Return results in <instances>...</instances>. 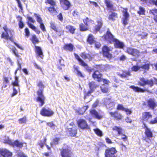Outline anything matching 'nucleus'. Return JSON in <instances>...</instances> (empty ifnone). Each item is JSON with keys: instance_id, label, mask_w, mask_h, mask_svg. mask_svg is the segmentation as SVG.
<instances>
[{"instance_id": "1", "label": "nucleus", "mask_w": 157, "mask_h": 157, "mask_svg": "<svg viewBox=\"0 0 157 157\" xmlns=\"http://www.w3.org/2000/svg\"><path fill=\"white\" fill-rule=\"evenodd\" d=\"M36 86L39 89L36 91L37 97L36 98V101L39 103L40 106H42L45 103V97L44 94V89L45 86L42 81L40 80L36 82Z\"/></svg>"}, {"instance_id": "2", "label": "nucleus", "mask_w": 157, "mask_h": 157, "mask_svg": "<svg viewBox=\"0 0 157 157\" xmlns=\"http://www.w3.org/2000/svg\"><path fill=\"white\" fill-rule=\"evenodd\" d=\"M4 32H2L1 37L6 40H10L13 42L18 48L21 49V47L16 42L14 41L13 35V31L8 28L7 25L5 24L2 27Z\"/></svg>"}, {"instance_id": "3", "label": "nucleus", "mask_w": 157, "mask_h": 157, "mask_svg": "<svg viewBox=\"0 0 157 157\" xmlns=\"http://www.w3.org/2000/svg\"><path fill=\"white\" fill-rule=\"evenodd\" d=\"M95 70L92 74V76L94 80L99 82L103 77V74L100 72H103L107 70L108 67L105 65L96 64L94 66Z\"/></svg>"}, {"instance_id": "4", "label": "nucleus", "mask_w": 157, "mask_h": 157, "mask_svg": "<svg viewBox=\"0 0 157 157\" xmlns=\"http://www.w3.org/2000/svg\"><path fill=\"white\" fill-rule=\"evenodd\" d=\"M89 87L90 90L87 92H84V99H86L87 98L90 96L92 93L94 91L95 89L98 86V85L96 84L94 81H91L88 83Z\"/></svg>"}, {"instance_id": "5", "label": "nucleus", "mask_w": 157, "mask_h": 157, "mask_svg": "<svg viewBox=\"0 0 157 157\" xmlns=\"http://www.w3.org/2000/svg\"><path fill=\"white\" fill-rule=\"evenodd\" d=\"M117 152L115 147H107L104 151V157H117Z\"/></svg>"}, {"instance_id": "6", "label": "nucleus", "mask_w": 157, "mask_h": 157, "mask_svg": "<svg viewBox=\"0 0 157 157\" xmlns=\"http://www.w3.org/2000/svg\"><path fill=\"white\" fill-rule=\"evenodd\" d=\"M154 84V83L152 79H148L144 77L140 78V81L138 83V85L143 87L148 85L149 87H152Z\"/></svg>"}, {"instance_id": "7", "label": "nucleus", "mask_w": 157, "mask_h": 157, "mask_svg": "<svg viewBox=\"0 0 157 157\" xmlns=\"http://www.w3.org/2000/svg\"><path fill=\"white\" fill-rule=\"evenodd\" d=\"M64 145H66V148H62L60 150V155L61 157H71L73 152L71 149L68 147L66 144H64Z\"/></svg>"}, {"instance_id": "8", "label": "nucleus", "mask_w": 157, "mask_h": 157, "mask_svg": "<svg viewBox=\"0 0 157 157\" xmlns=\"http://www.w3.org/2000/svg\"><path fill=\"white\" fill-rule=\"evenodd\" d=\"M125 52L129 55L136 58H138L140 56V52L139 50L130 47H126Z\"/></svg>"}, {"instance_id": "9", "label": "nucleus", "mask_w": 157, "mask_h": 157, "mask_svg": "<svg viewBox=\"0 0 157 157\" xmlns=\"http://www.w3.org/2000/svg\"><path fill=\"white\" fill-rule=\"evenodd\" d=\"M112 50V48H111L106 45H104L102 47L101 51L103 56L109 59H111L112 58V55L110 52Z\"/></svg>"}, {"instance_id": "10", "label": "nucleus", "mask_w": 157, "mask_h": 157, "mask_svg": "<svg viewBox=\"0 0 157 157\" xmlns=\"http://www.w3.org/2000/svg\"><path fill=\"white\" fill-rule=\"evenodd\" d=\"M54 113L53 111L48 108L44 107L41 109L40 111V114L44 117H50L52 116Z\"/></svg>"}, {"instance_id": "11", "label": "nucleus", "mask_w": 157, "mask_h": 157, "mask_svg": "<svg viewBox=\"0 0 157 157\" xmlns=\"http://www.w3.org/2000/svg\"><path fill=\"white\" fill-rule=\"evenodd\" d=\"M152 118V115L151 112L146 111L142 113L141 117L142 122L143 124L145 122H149Z\"/></svg>"}, {"instance_id": "12", "label": "nucleus", "mask_w": 157, "mask_h": 157, "mask_svg": "<svg viewBox=\"0 0 157 157\" xmlns=\"http://www.w3.org/2000/svg\"><path fill=\"white\" fill-rule=\"evenodd\" d=\"M103 39L106 41H108L110 43H111L115 39L114 36L111 33L109 30L108 29L106 33L103 36Z\"/></svg>"}, {"instance_id": "13", "label": "nucleus", "mask_w": 157, "mask_h": 157, "mask_svg": "<svg viewBox=\"0 0 157 157\" xmlns=\"http://www.w3.org/2000/svg\"><path fill=\"white\" fill-rule=\"evenodd\" d=\"M19 82L18 77L17 76H15L14 77V80L13 81H12L11 82V85L13 86V92L11 94L12 97L14 96L17 94V91L14 86L18 87V88L19 89Z\"/></svg>"}, {"instance_id": "14", "label": "nucleus", "mask_w": 157, "mask_h": 157, "mask_svg": "<svg viewBox=\"0 0 157 157\" xmlns=\"http://www.w3.org/2000/svg\"><path fill=\"white\" fill-rule=\"evenodd\" d=\"M77 124L78 127L82 129H88L90 128L87 122L85 119H79L77 121Z\"/></svg>"}, {"instance_id": "15", "label": "nucleus", "mask_w": 157, "mask_h": 157, "mask_svg": "<svg viewBox=\"0 0 157 157\" xmlns=\"http://www.w3.org/2000/svg\"><path fill=\"white\" fill-rule=\"evenodd\" d=\"M111 117H112L114 120L119 121L122 120L123 116L122 114L118 111H115L114 112H110L109 113Z\"/></svg>"}, {"instance_id": "16", "label": "nucleus", "mask_w": 157, "mask_h": 157, "mask_svg": "<svg viewBox=\"0 0 157 157\" xmlns=\"http://www.w3.org/2000/svg\"><path fill=\"white\" fill-rule=\"evenodd\" d=\"M123 17L121 20L122 24L124 26L128 24V21L129 19V15L128 12L127 8L124 9L122 11Z\"/></svg>"}, {"instance_id": "17", "label": "nucleus", "mask_w": 157, "mask_h": 157, "mask_svg": "<svg viewBox=\"0 0 157 157\" xmlns=\"http://www.w3.org/2000/svg\"><path fill=\"white\" fill-rule=\"evenodd\" d=\"M67 134L71 137H75L77 133L78 128L77 126L67 128L66 130Z\"/></svg>"}, {"instance_id": "18", "label": "nucleus", "mask_w": 157, "mask_h": 157, "mask_svg": "<svg viewBox=\"0 0 157 157\" xmlns=\"http://www.w3.org/2000/svg\"><path fill=\"white\" fill-rule=\"evenodd\" d=\"M61 7L65 10H68L71 5L68 0H59Z\"/></svg>"}, {"instance_id": "19", "label": "nucleus", "mask_w": 157, "mask_h": 157, "mask_svg": "<svg viewBox=\"0 0 157 157\" xmlns=\"http://www.w3.org/2000/svg\"><path fill=\"white\" fill-rule=\"evenodd\" d=\"M143 125L144 126V128L145 129L144 134L145 135L146 137L145 139V140L146 139L150 140L151 138L153 137L152 132L151 129L147 127L145 123H144Z\"/></svg>"}, {"instance_id": "20", "label": "nucleus", "mask_w": 157, "mask_h": 157, "mask_svg": "<svg viewBox=\"0 0 157 157\" xmlns=\"http://www.w3.org/2000/svg\"><path fill=\"white\" fill-rule=\"evenodd\" d=\"M34 15L36 17V21L40 24V27L41 30L43 32H46V28L43 22V21L42 18L39 15H38L36 13H34Z\"/></svg>"}, {"instance_id": "21", "label": "nucleus", "mask_w": 157, "mask_h": 157, "mask_svg": "<svg viewBox=\"0 0 157 157\" xmlns=\"http://www.w3.org/2000/svg\"><path fill=\"white\" fill-rule=\"evenodd\" d=\"M146 103L147 106L152 109H154L157 106V103L154 98H149L147 101Z\"/></svg>"}, {"instance_id": "22", "label": "nucleus", "mask_w": 157, "mask_h": 157, "mask_svg": "<svg viewBox=\"0 0 157 157\" xmlns=\"http://www.w3.org/2000/svg\"><path fill=\"white\" fill-rule=\"evenodd\" d=\"M90 115L92 117L98 120L102 119L103 116L95 109H91L89 110Z\"/></svg>"}, {"instance_id": "23", "label": "nucleus", "mask_w": 157, "mask_h": 157, "mask_svg": "<svg viewBox=\"0 0 157 157\" xmlns=\"http://www.w3.org/2000/svg\"><path fill=\"white\" fill-rule=\"evenodd\" d=\"M129 88L133 89L135 92L144 93L145 92H149V90L147 88L143 89L137 86H135L134 85H131L129 86Z\"/></svg>"}, {"instance_id": "24", "label": "nucleus", "mask_w": 157, "mask_h": 157, "mask_svg": "<svg viewBox=\"0 0 157 157\" xmlns=\"http://www.w3.org/2000/svg\"><path fill=\"white\" fill-rule=\"evenodd\" d=\"M114 46L116 48L123 49L125 46L124 43L115 38L113 41Z\"/></svg>"}, {"instance_id": "25", "label": "nucleus", "mask_w": 157, "mask_h": 157, "mask_svg": "<svg viewBox=\"0 0 157 157\" xmlns=\"http://www.w3.org/2000/svg\"><path fill=\"white\" fill-rule=\"evenodd\" d=\"M0 154L3 157H12L13 154L9 150L4 149H0Z\"/></svg>"}, {"instance_id": "26", "label": "nucleus", "mask_w": 157, "mask_h": 157, "mask_svg": "<svg viewBox=\"0 0 157 157\" xmlns=\"http://www.w3.org/2000/svg\"><path fill=\"white\" fill-rule=\"evenodd\" d=\"M56 66L58 69L59 70H62L63 67H65L64 61L62 57H60L57 59Z\"/></svg>"}, {"instance_id": "27", "label": "nucleus", "mask_w": 157, "mask_h": 157, "mask_svg": "<svg viewBox=\"0 0 157 157\" xmlns=\"http://www.w3.org/2000/svg\"><path fill=\"white\" fill-rule=\"evenodd\" d=\"M35 52L38 57L43 59L44 57L43 53L41 47L40 46H35Z\"/></svg>"}, {"instance_id": "28", "label": "nucleus", "mask_w": 157, "mask_h": 157, "mask_svg": "<svg viewBox=\"0 0 157 157\" xmlns=\"http://www.w3.org/2000/svg\"><path fill=\"white\" fill-rule=\"evenodd\" d=\"M74 55L75 59L79 63V64L81 66L86 68L88 67L87 64L85 63L79 57V56L77 54L74 53Z\"/></svg>"}, {"instance_id": "29", "label": "nucleus", "mask_w": 157, "mask_h": 157, "mask_svg": "<svg viewBox=\"0 0 157 157\" xmlns=\"http://www.w3.org/2000/svg\"><path fill=\"white\" fill-rule=\"evenodd\" d=\"M97 24L94 28V31L97 32L100 31L103 25V21L101 18H100L96 21Z\"/></svg>"}, {"instance_id": "30", "label": "nucleus", "mask_w": 157, "mask_h": 157, "mask_svg": "<svg viewBox=\"0 0 157 157\" xmlns=\"http://www.w3.org/2000/svg\"><path fill=\"white\" fill-rule=\"evenodd\" d=\"M65 28L67 32H69L72 34L75 33L76 29L74 26L69 25H66Z\"/></svg>"}, {"instance_id": "31", "label": "nucleus", "mask_w": 157, "mask_h": 157, "mask_svg": "<svg viewBox=\"0 0 157 157\" xmlns=\"http://www.w3.org/2000/svg\"><path fill=\"white\" fill-rule=\"evenodd\" d=\"M82 21L84 24L89 28L91 25L93 24L94 22L93 20L90 19L87 17L83 19Z\"/></svg>"}, {"instance_id": "32", "label": "nucleus", "mask_w": 157, "mask_h": 157, "mask_svg": "<svg viewBox=\"0 0 157 157\" xmlns=\"http://www.w3.org/2000/svg\"><path fill=\"white\" fill-rule=\"evenodd\" d=\"M63 48L66 51H68L70 52L72 51L74 48V45L71 43L65 44L63 46Z\"/></svg>"}, {"instance_id": "33", "label": "nucleus", "mask_w": 157, "mask_h": 157, "mask_svg": "<svg viewBox=\"0 0 157 157\" xmlns=\"http://www.w3.org/2000/svg\"><path fill=\"white\" fill-rule=\"evenodd\" d=\"M96 41L94 36L91 34H89L87 36L86 41L90 45H92Z\"/></svg>"}, {"instance_id": "34", "label": "nucleus", "mask_w": 157, "mask_h": 157, "mask_svg": "<svg viewBox=\"0 0 157 157\" xmlns=\"http://www.w3.org/2000/svg\"><path fill=\"white\" fill-rule=\"evenodd\" d=\"M81 57L84 59H88L89 61L92 60V56L89 53H86L85 52H83L80 54Z\"/></svg>"}, {"instance_id": "35", "label": "nucleus", "mask_w": 157, "mask_h": 157, "mask_svg": "<svg viewBox=\"0 0 157 157\" xmlns=\"http://www.w3.org/2000/svg\"><path fill=\"white\" fill-rule=\"evenodd\" d=\"M73 68L74 71L78 77L83 78L84 77V75H83L81 71L79 70V67L78 66L74 65L73 66Z\"/></svg>"}, {"instance_id": "36", "label": "nucleus", "mask_w": 157, "mask_h": 157, "mask_svg": "<svg viewBox=\"0 0 157 157\" xmlns=\"http://www.w3.org/2000/svg\"><path fill=\"white\" fill-rule=\"evenodd\" d=\"M104 2L107 8L109 9L110 10H114L113 5L112 1L110 0H104Z\"/></svg>"}, {"instance_id": "37", "label": "nucleus", "mask_w": 157, "mask_h": 157, "mask_svg": "<svg viewBox=\"0 0 157 157\" xmlns=\"http://www.w3.org/2000/svg\"><path fill=\"white\" fill-rule=\"evenodd\" d=\"M118 18V15L117 13L115 12H112L109 15L108 19L109 20L114 21L116 19Z\"/></svg>"}, {"instance_id": "38", "label": "nucleus", "mask_w": 157, "mask_h": 157, "mask_svg": "<svg viewBox=\"0 0 157 157\" xmlns=\"http://www.w3.org/2000/svg\"><path fill=\"white\" fill-rule=\"evenodd\" d=\"M56 34H55L53 35V36L56 38L57 36H60L61 35L64 34V31L63 30L59 29L58 28L54 31Z\"/></svg>"}, {"instance_id": "39", "label": "nucleus", "mask_w": 157, "mask_h": 157, "mask_svg": "<svg viewBox=\"0 0 157 157\" xmlns=\"http://www.w3.org/2000/svg\"><path fill=\"white\" fill-rule=\"evenodd\" d=\"M89 108L88 105L83 106L81 108H79L77 110V113L80 115H82Z\"/></svg>"}, {"instance_id": "40", "label": "nucleus", "mask_w": 157, "mask_h": 157, "mask_svg": "<svg viewBox=\"0 0 157 157\" xmlns=\"http://www.w3.org/2000/svg\"><path fill=\"white\" fill-rule=\"evenodd\" d=\"M24 143L20 142L18 140H16L13 141V147H16L19 148H22L23 146Z\"/></svg>"}, {"instance_id": "41", "label": "nucleus", "mask_w": 157, "mask_h": 157, "mask_svg": "<svg viewBox=\"0 0 157 157\" xmlns=\"http://www.w3.org/2000/svg\"><path fill=\"white\" fill-rule=\"evenodd\" d=\"M101 90L102 92L104 93H107L109 92V89L108 86L103 84L100 87Z\"/></svg>"}, {"instance_id": "42", "label": "nucleus", "mask_w": 157, "mask_h": 157, "mask_svg": "<svg viewBox=\"0 0 157 157\" xmlns=\"http://www.w3.org/2000/svg\"><path fill=\"white\" fill-rule=\"evenodd\" d=\"M112 130L114 131L117 132L118 136H120L122 133L123 129L120 127L115 126L112 128Z\"/></svg>"}, {"instance_id": "43", "label": "nucleus", "mask_w": 157, "mask_h": 157, "mask_svg": "<svg viewBox=\"0 0 157 157\" xmlns=\"http://www.w3.org/2000/svg\"><path fill=\"white\" fill-rule=\"evenodd\" d=\"M27 23L29 27L34 30L37 34H39L40 33V31L39 29H37L33 25L29 22H28Z\"/></svg>"}, {"instance_id": "44", "label": "nucleus", "mask_w": 157, "mask_h": 157, "mask_svg": "<svg viewBox=\"0 0 157 157\" xmlns=\"http://www.w3.org/2000/svg\"><path fill=\"white\" fill-rule=\"evenodd\" d=\"M89 28L82 23H81L79 25V29L81 31H85L88 30Z\"/></svg>"}, {"instance_id": "45", "label": "nucleus", "mask_w": 157, "mask_h": 157, "mask_svg": "<svg viewBox=\"0 0 157 157\" xmlns=\"http://www.w3.org/2000/svg\"><path fill=\"white\" fill-rule=\"evenodd\" d=\"M47 140V139L46 137H44V138L43 140H40L37 143V144L39 145L40 147L43 149V147L45 144Z\"/></svg>"}, {"instance_id": "46", "label": "nucleus", "mask_w": 157, "mask_h": 157, "mask_svg": "<svg viewBox=\"0 0 157 157\" xmlns=\"http://www.w3.org/2000/svg\"><path fill=\"white\" fill-rule=\"evenodd\" d=\"M119 75L122 78H125L128 76H131V74L129 71H124L122 74H120Z\"/></svg>"}, {"instance_id": "47", "label": "nucleus", "mask_w": 157, "mask_h": 157, "mask_svg": "<svg viewBox=\"0 0 157 157\" xmlns=\"http://www.w3.org/2000/svg\"><path fill=\"white\" fill-rule=\"evenodd\" d=\"M150 64L149 63H145L140 66V68H141L145 71H148L150 68Z\"/></svg>"}, {"instance_id": "48", "label": "nucleus", "mask_w": 157, "mask_h": 157, "mask_svg": "<svg viewBox=\"0 0 157 157\" xmlns=\"http://www.w3.org/2000/svg\"><path fill=\"white\" fill-rule=\"evenodd\" d=\"M31 40L34 45L38 43L39 42L36 36L35 35H33L32 36Z\"/></svg>"}, {"instance_id": "49", "label": "nucleus", "mask_w": 157, "mask_h": 157, "mask_svg": "<svg viewBox=\"0 0 157 157\" xmlns=\"http://www.w3.org/2000/svg\"><path fill=\"white\" fill-rule=\"evenodd\" d=\"M139 10L137 11V13L139 15H144L145 14V10L144 7L141 6L139 7Z\"/></svg>"}, {"instance_id": "50", "label": "nucleus", "mask_w": 157, "mask_h": 157, "mask_svg": "<svg viewBox=\"0 0 157 157\" xmlns=\"http://www.w3.org/2000/svg\"><path fill=\"white\" fill-rule=\"evenodd\" d=\"M27 121V118L26 116H24L22 118L19 119L18 121L19 124H25Z\"/></svg>"}, {"instance_id": "51", "label": "nucleus", "mask_w": 157, "mask_h": 157, "mask_svg": "<svg viewBox=\"0 0 157 157\" xmlns=\"http://www.w3.org/2000/svg\"><path fill=\"white\" fill-rule=\"evenodd\" d=\"M52 6L48 7V10L49 12L52 13H53L54 12H56V10L54 7V6Z\"/></svg>"}, {"instance_id": "52", "label": "nucleus", "mask_w": 157, "mask_h": 157, "mask_svg": "<svg viewBox=\"0 0 157 157\" xmlns=\"http://www.w3.org/2000/svg\"><path fill=\"white\" fill-rule=\"evenodd\" d=\"M45 3L46 4H49L51 6H56V3L54 0H46Z\"/></svg>"}, {"instance_id": "53", "label": "nucleus", "mask_w": 157, "mask_h": 157, "mask_svg": "<svg viewBox=\"0 0 157 157\" xmlns=\"http://www.w3.org/2000/svg\"><path fill=\"white\" fill-rule=\"evenodd\" d=\"M95 133L98 136H101L103 134L102 132L98 128H97L94 130Z\"/></svg>"}, {"instance_id": "54", "label": "nucleus", "mask_w": 157, "mask_h": 157, "mask_svg": "<svg viewBox=\"0 0 157 157\" xmlns=\"http://www.w3.org/2000/svg\"><path fill=\"white\" fill-rule=\"evenodd\" d=\"M99 103V101L98 99H96L94 103L92 105V109H95L98 105Z\"/></svg>"}, {"instance_id": "55", "label": "nucleus", "mask_w": 157, "mask_h": 157, "mask_svg": "<svg viewBox=\"0 0 157 157\" xmlns=\"http://www.w3.org/2000/svg\"><path fill=\"white\" fill-rule=\"evenodd\" d=\"M47 124L48 126L52 128L53 129H54L55 127H56V125L53 123V121L48 122L47 123Z\"/></svg>"}, {"instance_id": "56", "label": "nucleus", "mask_w": 157, "mask_h": 157, "mask_svg": "<svg viewBox=\"0 0 157 157\" xmlns=\"http://www.w3.org/2000/svg\"><path fill=\"white\" fill-rule=\"evenodd\" d=\"M140 69V66L137 65H134L131 68L132 71L136 72Z\"/></svg>"}, {"instance_id": "57", "label": "nucleus", "mask_w": 157, "mask_h": 157, "mask_svg": "<svg viewBox=\"0 0 157 157\" xmlns=\"http://www.w3.org/2000/svg\"><path fill=\"white\" fill-rule=\"evenodd\" d=\"M4 143L5 144H8L9 145L13 146V142L11 140L8 139H7L5 140L4 141Z\"/></svg>"}, {"instance_id": "58", "label": "nucleus", "mask_w": 157, "mask_h": 157, "mask_svg": "<svg viewBox=\"0 0 157 157\" xmlns=\"http://www.w3.org/2000/svg\"><path fill=\"white\" fill-rule=\"evenodd\" d=\"M94 47L95 48L99 49L101 46V44L98 41H95V43H94Z\"/></svg>"}, {"instance_id": "59", "label": "nucleus", "mask_w": 157, "mask_h": 157, "mask_svg": "<svg viewBox=\"0 0 157 157\" xmlns=\"http://www.w3.org/2000/svg\"><path fill=\"white\" fill-rule=\"evenodd\" d=\"M60 139V137H55L53 139L52 142L55 144H58Z\"/></svg>"}, {"instance_id": "60", "label": "nucleus", "mask_w": 157, "mask_h": 157, "mask_svg": "<svg viewBox=\"0 0 157 157\" xmlns=\"http://www.w3.org/2000/svg\"><path fill=\"white\" fill-rule=\"evenodd\" d=\"M50 28L52 29L54 31H55V30H56V29L58 28V27L56 26V24L54 22H51L50 23Z\"/></svg>"}, {"instance_id": "61", "label": "nucleus", "mask_w": 157, "mask_h": 157, "mask_svg": "<svg viewBox=\"0 0 157 157\" xmlns=\"http://www.w3.org/2000/svg\"><path fill=\"white\" fill-rule=\"evenodd\" d=\"M3 82L4 84H6L9 83L10 81L8 77L3 76Z\"/></svg>"}, {"instance_id": "62", "label": "nucleus", "mask_w": 157, "mask_h": 157, "mask_svg": "<svg viewBox=\"0 0 157 157\" xmlns=\"http://www.w3.org/2000/svg\"><path fill=\"white\" fill-rule=\"evenodd\" d=\"M102 82L104 83V84H106L105 85H108L109 81V80L106 78H103L102 77L101 80L99 81V82Z\"/></svg>"}, {"instance_id": "63", "label": "nucleus", "mask_w": 157, "mask_h": 157, "mask_svg": "<svg viewBox=\"0 0 157 157\" xmlns=\"http://www.w3.org/2000/svg\"><path fill=\"white\" fill-rule=\"evenodd\" d=\"M124 108L123 105L121 104H118L117 106V109L118 110L123 111Z\"/></svg>"}, {"instance_id": "64", "label": "nucleus", "mask_w": 157, "mask_h": 157, "mask_svg": "<svg viewBox=\"0 0 157 157\" xmlns=\"http://www.w3.org/2000/svg\"><path fill=\"white\" fill-rule=\"evenodd\" d=\"M157 123V116L154 118V120H151L149 122V124H153Z\"/></svg>"}]
</instances>
